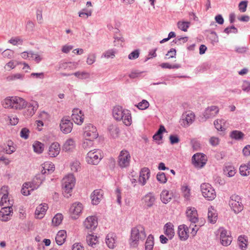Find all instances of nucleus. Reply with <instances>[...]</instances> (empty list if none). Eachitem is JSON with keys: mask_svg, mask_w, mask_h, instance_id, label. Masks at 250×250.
<instances>
[{"mask_svg": "<svg viewBox=\"0 0 250 250\" xmlns=\"http://www.w3.org/2000/svg\"><path fill=\"white\" fill-rule=\"evenodd\" d=\"M146 237L145 228L141 225L137 226L132 229L131 236L129 239V244L131 247L136 248L140 240H144Z\"/></svg>", "mask_w": 250, "mask_h": 250, "instance_id": "f257e3e1", "label": "nucleus"}, {"mask_svg": "<svg viewBox=\"0 0 250 250\" xmlns=\"http://www.w3.org/2000/svg\"><path fill=\"white\" fill-rule=\"evenodd\" d=\"M75 184V178L72 173H69L62 180V193L64 197L69 198Z\"/></svg>", "mask_w": 250, "mask_h": 250, "instance_id": "f03ea898", "label": "nucleus"}, {"mask_svg": "<svg viewBox=\"0 0 250 250\" xmlns=\"http://www.w3.org/2000/svg\"><path fill=\"white\" fill-rule=\"evenodd\" d=\"M203 196L208 200L212 201L216 196V192L213 187L208 183H203L200 186Z\"/></svg>", "mask_w": 250, "mask_h": 250, "instance_id": "7ed1b4c3", "label": "nucleus"}, {"mask_svg": "<svg viewBox=\"0 0 250 250\" xmlns=\"http://www.w3.org/2000/svg\"><path fill=\"white\" fill-rule=\"evenodd\" d=\"M102 158V151L97 149L89 151L87 154L86 159L89 164L97 165Z\"/></svg>", "mask_w": 250, "mask_h": 250, "instance_id": "20e7f679", "label": "nucleus"}, {"mask_svg": "<svg viewBox=\"0 0 250 250\" xmlns=\"http://www.w3.org/2000/svg\"><path fill=\"white\" fill-rule=\"evenodd\" d=\"M229 205L235 213L237 214L243 209V206L241 203V199L237 195H232L229 201Z\"/></svg>", "mask_w": 250, "mask_h": 250, "instance_id": "39448f33", "label": "nucleus"}, {"mask_svg": "<svg viewBox=\"0 0 250 250\" xmlns=\"http://www.w3.org/2000/svg\"><path fill=\"white\" fill-rule=\"evenodd\" d=\"M131 156L128 151L123 150L121 151L118 160V165L121 168H126L129 167Z\"/></svg>", "mask_w": 250, "mask_h": 250, "instance_id": "423d86ee", "label": "nucleus"}, {"mask_svg": "<svg viewBox=\"0 0 250 250\" xmlns=\"http://www.w3.org/2000/svg\"><path fill=\"white\" fill-rule=\"evenodd\" d=\"M207 161V156L201 153H197L192 157V162L194 166L197 168L203 167Z\"/></svg>", "mask_w": 250, "mask_h": 250, "instance_id": "0eeeda50", "label": "nucleus"}, {"mask_svg": "<svg viewBox=\"0 0 250 250\" xmlns=\"http://www.w3.org/2000/svg\"><path fill=\"white\" fill-rule=\"evenodd\" d=\"M73 123L67 117H64L61 121L60 127L61 130L65 134L70 133L73 128Z\"/></svg>", "mask_w": 250, "mask_h": 250, "instance_id": "6e6552de", "label": "nucleus"}, {"mask_svg": "<svg viewBox=\"0 0 250 250\" xmlns=\"http://www.w3.org/2000/svg\"><path fill=\"white\" fill-rule=\"evenodd\" d=\"M219 231L220 232V239L221 244L224 246L229 245L232 241L230 233L223 228H220Z\"/></svg>", "mask_w": 250, "mask_h": 250, "instance_id": "1a4fd4ad", "label": "nucleus"}, {"mask_svg": "<svg viewBox=\"0 0 250 250\" xmlns=\"http://www.w3.org/2000/svg\"><path fill=\"white\" fill-rule=\"evenodd\" d=\"M83 135L84 138H90V139H95L98 136L96 128L90 124L85 126Z\"/></svg>", "mask_w": 250, "mask_h": 250, "instance_id": "9d476101", "label": "nucleus"}, {"mask_svg": "<svg viewBox=\"0 0 250 250\" xmlns=\"http://www.w3.org/2000/svg\"><path fill=\"white\" fill-rule=\"evenodd\" d=\"M83 224L85 229L92 231L98 226L97 218L95 216H88L85 219Z\"/></svg>", "mask_w": 250, "mask_h": 250, "instance_id": "9b49d317", "label": "nucleus"}, {"mask_svg": "<svg viewBox=\"0 0 250 250\" xmlns=\"http://www.w3.org/2000/svg\"><path fill=\"white\" fill-rule=\"evenodd\" d=\"M83 209V205L79 202L73 203L70 208V212L71 214V217L73 219H76L82 212Z\"/></svg>", "mask_w": 250, "mask_h": 250, "instance_id": "f8f14e48", "label": "nucleus"}, {"mask_svg": "<svg viewBox=\"0 0 250 250\" xmlns=\"http://www.w3.org/2000/svg\"><path fill=\"white\" fill-rule=\"evenodd\" d=\"M8 192L5 187L2 188L0 190V206L1 207L12 206V203L9 198Z\"/></svg>", "mask_w": 250, "mask_h": 250, "instance_id": "ddd939ff", "label": "nucleus"}, {"mask_svg": "<svg viewBox=\"0 0 250 250\" xmlns=\"http://www.w3.org/2000/svg\"><path fill=\"white\" fill-rule=\"evenodd\" d=\"M186 214L188 219L193 224L198 221L197 212L195 208L189 207L187 208Z\"/></svg>", "mask_w": 250, "mask_h": 250, "instance_id": "4468645a", "label": "nucleus"}, {"mask_svg": "<svg viewBox=\"0 0 250 250\" xmlns=\"http://www.w3.org/2000/svg\"><path fill=\"white\" fill-rule=\"evenodd\" d=\"M26 110L24 113V115L26 117L32 116L39 107L38 103L36 101H32L27 103Z\"/></svg>", "mask_w": 250, "mask_h": 250, "instance_id": "2eb2a0df", "label": "nucleus"}, {"mask_svg": "<svg viewBox=\"0 0 250 250\" xmlns=\"http://www.w3.org/2000/svg\"><path fill=\"white\" fill-rule=\"evenodd\" d=\"M83 115L82 114V111L79 109H74L72 110L71 115L72 119L74 122L79 125H81L83 122Z\"/></svg>", "mask_w": 250, "mask_h": 250, "instance_id": "dca6fc26", "label": "nucleus"}, {"mask_svg": "<svg viewBox=\"0 0 250 250\" xmlns=\"http://www.w3.org/2000/svg\"><path fill=\"white\" fill-rule=\"evenodd\" d=\"M11 206H5L1 208L0 211V219L1 221H7L9 219L13 211Z\"/></svg>", "mask_w": 250, "mask_h": 250, "instance_id": "f3484780", "label": "nucleus"}, {"mask_svg": "<svg viewBox=\"0 0 250 250\" xmlns=\"http://www.w3.org/2000/svg\"><path fill=\"white\" fill-rule=\"evenodd\" d=\"M61 150L60 144L57 142H54L51 144L49 146L48 151V154L51 157H56L59 155Z\"/></svg>", "mask_w": 250, "mask_h": 250, "instance_id": "a211bd4d", "label": "nucleus"}, {"mask_svg": "<svg viewBox=\"0 0 250 250\" xmlns=\"http://www.w3.org/2000/svg\"><path fill=\"white\" fill-rule=\"evenodd\" d=\"M104 192L101 189L95 190L91 195V202L93 205H98L103 198Z\"/></svg>", "mask_w": 250, "mask_h": 250, "instance_id": "6ab92c4d", "label": "nucleus"}, {"mask_svg": "<svg viewBox=\"0 0 250 250\" xmlns=\"http://www.w3.org/2000/svg\"><path fill=\"white\" fill-rule=\"evenodd\" d=\"M43 173L37 174L31 182H28L30 184L31 190L37 189L42 183Z\"/></svg>", "mask_w": 250, "mask_h": 250, "instance_id": "aec40b11", "label": "nucleus"}, {"mask_svg": "<svg viewBox=\"0 0 250 250\" xmlns=\"http://www.w3.org/2000/svg\"><path fill=\"white\" fill-rule=\"evenodd\" d=\"M219 112V108L216 106H211L207 108L203 113L205 120L214 117Z\"/></svg>", "mask_w": 250, "mask_h": 250, "instance_id": "412c9836", "label": "nucleus"}, {"mask_svg": "<svg viewBox=\"0 0 250 250\" xmlns=\"http://www.w3.org/2000/svg\"><path fill=\"white\" fill-rule=\"evenodd\" d=\"M183 123L181 124L185 127L188 126L191 124L194 120L195 115L193 113L189 112L182 115Z\"/></svg>", "mask_w": 250, "mask_h": 250, "instance_id": "4be33fe9", "label": "nucleus"}, {"mask_svg": "<svg viewBox=\"0 0 250 250\" xmlns=\"http://www.w3.org/2000/svg\"><path fill=\"white\" fill-rule=\"evenodd\" d=\"M48 209V206L46 204H41L37 207L35 215L38 219H42L43 217L45 212Z\"/></svg>", "mask_w": 250, "mask_h": 250, "instance_id": "5701e85b", "label": "nucleus"}, {"mask_svg": "<svg viewBox=\"0 0 250 250\" xmlns=\"http://www.w3.org/2000/svg\"><path fill=\"white\" fill-rule=\"evenodd\" d=\"M121 119H119V121H122L123 123L126 126H129L132 123V118L131 115L130 111L128 109H125L123 112Z\"/></svg>", "mask_w": 250, "mask_h": 250, "instance_id": "b1692460", "label": "nucleus"}, {"mask_svg": "<svg viewBox=\"0 0 250 250\" xmlns=\"http://www.w3.org/2000/svg\"><path fill=\"white\" fill-rule=\"evenodd\" d=\"M188 228L185 225L178 227V234L181 240H186L188 238Z\"/></svg>", "mask_w": 250, "mask_h": 250, "instance_id": "393cba45", "label": "nucleus"}, {"mask_svg": "<svg viewBox=\"0 0 250 250\" xmlns=\"http://www.w3.org/2000/svg\"><path fill=\"white\" fill-rule=\"evenodd\" d=\"M116 236L113 233H108L105 238V242L110 249H114L116 246Z\"/></svg>", "mask_w": 250, "mask_h": 250, "instance_id": "a878e982", "label": "nucleus"}, {"mask_svg": "<svg viewBox=\"0 0 250 250\" xmlns=\"http://www.w3.org/2000/svg\"><path fill=\"white\" fill-rule=\"evenodd\" d=\"M142 200L144 201L145 205L147 208H149L153 205L155 201V198L152 193H149L146 195Z\"/></svg>", "mask_w": 250, "mask_h": 250, "instance_id": "bb28decb", "label": "nucleus"}, {"mask_svg": "<svg viewBox=\"0 0 250 250\" xmlns=\"http://www.w3.org/2000/svg\"><path fill=\"white\" fill-rule=\"evenodd\" d=\"M76 146L75 142L73 139L67 140L62 146V150L66 152L72 151Z\"/></svg>", "mask_w": 250, "mask_h": 250, "instance_id": "cd10ccee", "label": "nucleus"}, {"mask_svg": "<svg viewBox=\"0 0 250 250\" xmlns=\"http://www.w3.org/2000/svg\"><path fill=\"white\" fill-rule=\"evenodd\" d=\"M208 221L212 224H214L217 219V214L215 209L210 206L208 208Z\"/></svg>", "mask_w": 250, "mask_h": 250, "instance_id": "c85d7f7f", "label": "nucleus"}, {"mask_svg": "<svg viewBox=\"0 0 250 250\" xmlns=\"http://www.w3.org/2000/svg\"><path fill=\"white\" fill-rule=\"evenodd\" d=\"M174 226L171 223H167L164 226L165 234L171 239L174 235Z\"/></svg>", "mask_w": 250, "mask_h": 250, "instance_id": "c756f323", "label": "nucleus"}, {"mask_svg": "<svg viewBox=\"0 0 250 250\" xmlns=\"http://www.w3.org/2000/svg\"><path fill=\"white\" fill-rule=\"evenodd\" d=\"M16 104V98L8 97L2 102V105L5 108H13Z\"/></svg>", "mask_w": 250, "mask_h": 250, "instance_id": "7c9ffc66", "label": "nucleus"}, {"mask_svg": "<svg viewBox=\"0 0 250 250\" xmlns=\"http://www.w3.org/2000/svg\"><path fill=\"white\" fill-rule=\"evenodd\" d=\"M66 237V232L64 230L58 231L55 238L56 242L58 245H62L64 243Z\"/></svg>", "mask_w": 250, "mask_h": 250, "instance_id": "2f4dec72", "label": "nucleus"}, {"mask_svg": "<svg viewBox=\"0 0 250 250\" xmlns=\"http://www.w3.org/2000/svg\"><path fill=\"white\" fill-rule=\"evenodd\" d=\"M125 109H124L122 106L119 105L115 106L113 108L112 111V114L114 118L116 120L119 121V119H121L120 117H121V115H122L123 112Z\"/></svg>", "mask_w": 250, "mask_h": 250, "instance_id": "473e14b6", "label": "nucleus"}, {"mask_svg": "<svg viewBox=\"0 0 250 250\" xmlns=\"http://www.w3.org/2000/svg\"><path fill=\"white\" fill-rule=\"evenodd\" d=\"M161 199L162 201L166 204L169 202L173 197V193L167 190H163L161 193Z\"/></svg>", "mask_w": 250, "mask_h": 250, "instance_id": "72a5a7b5", "label": "nucleus"}, {"mask_svg": "<svg viewBox=\"0 0 250 250\" xmlns=\"http://www.w3.org/2000/svg\"><path fill=\"white\" fill-rule=\"evenodd\" d=\"M40 168L42 172H43V171L44 172H46V171L48 172L50 171H54L55 170V166L50 162H46L41 166Z\"/></svg>", "mask_w": 250, "mask_h": 250, "instance_id": "f704fd0d", "label": "nucleus"}, {"mask_svg": "<svg viewBox=\"0 0 250 250\" xmlns=\"http://www.w3.org/2000/svg\"><path fill=\"white\" fill-rule=\"evenodd\" d=\"M108 131L113 138H116L119 133V128L116 125H110L108 127Z\"/></svg>", "mask_w": 250, "mask_h": 250, "instance_id": "c9c22d12", "label": "nucleus"}, {"mask_svg": "<svg viewBox=\"0 0 250 250\" xmlns=\"http://www.w3.org/2000/svg\"><path fill=\"white\" fill-rule=\"evenodd\" d=\"M86 242L89 246L94 247L98 243L97 237L92 234H89L86 236Z\"/></svg>", "mask_w": 250, "mask_h": 250, "instance_id": "e433bc0d", "label": "nucleus"}, {"mask_svg": "<svg viewBox=\"0 0 250 250\" xmlns=\"http://www.w3.org/2000/svg\"><path fill=\"white\" fill-rule=\"evenodd\" d=\"M70 167L73 172H78L83 170L80 162L77 160L72 162L70 164Z\"/></svg>", "mask_w": 250, "mask_h": 250, "instance_id": "4c0bfd02", "label": "nucleus"}, {"mask_svg": "<svg viewBox=\"0 0 250 250\" xmlns=\"http://www.w3.org/2000/svg\"><path fill=\"white\" fill-rule=\"evenodd\" d=\"M154 246V237L152 235L150 234L147 238L146 244V250H152Z\"/></svg>", "mask_w": 250, "mask_h": 250, "instance_id": "58836bf2", "label": "nucleus"}, {"mask_svg": "<svg viewBox=\"0 0 250 250\" xmlns=\"http://www.w3.org/2000/svg\"><path fill=\"white\" fill-rule=\"evenodd\" d=\"M137 178L138 182L142 185H144L146 183V179L149 177V173H137Z\"/></svg>", "mask_w": 250, "mask_h": 250, "instance_id": "ea45409f", "label": "nucleus"}, {"mask_svg": "<svg viewBox=\"0 0 250 250\" xmlns=\"http://www.w3.org/2000/svg\"><path fill=\"white\" fill-rule=\"evenodd\" d=\"M166 131V129L164 126L160 125L159 129L156 133L153 135V138L154 140L156 141H160L162 139L163 135L162 133Z\"/></svg>", "mask_w": 250, "mask_h": 250, "instance_id": "a19ab883", "label": "nucleus"}, {"mask_svg": "<svg viewBox=\"0 0 250 250\" xmlns=\"http://www.w3.org/2000/svg\"><path fill=\"white\" fill-rule=\"evenodd\" d=\"M32 190H31V186L29 183L25 182L23 185L21 189V193L25 196H27L30 194V192Z\"/></svg>", "mask_w": 250, "mask_h": 250, "instance_id": "79ce46f5", "label": "nucleus"}, {"mask_svg": "<svg viewBox=\"0 0 250 250\" xmlns=\"http://www.w3.org/2000/svg\"><path fill=\"white\" fill-rule=\"evenodd\" d=\"M44 145L42 143L36 141L33 145V147L34 151L39 154H40L43 152L44 148Z\"/></svg>", "mask_w": 250, "mask_h": 250, "instance_id": "37998d69", "label": "nucleus"}, {"mask_svg": "<svg viewBox=\"0 0 250 250\" xmlns=\"http://www.w3.org/2000/svg\"><path fill=\"white\" fill-rule=\"evenodd\" d=\"M229 136L232 139L239 140L244 137V134L240 131L233 130L230 133Z\"/></svg>", "mask_w": 250, "mask_h": 250, "instance_id": "c03bdc74", "label": "nucleus"}, {"mask_svg": "<svg viewBox=\"0 0 250 250\" xmlns=\"http://www.w3.org/2000/svg\"><path fill=\"white\" fill-rule=\"evenodd\" d=\"M27 105L26 101L22 98L17 97V110L22 109Z\"/></svg>", "mask_w": 250, "mask_h": 250, "instance_id": "a18cd8bd", "label": "nucleus"}, {"mask_svg": "<svg viewBox=\"0 0 250 250\" xmlns=\"http://www.w3.org/2000/svg\"><path fill=\"white\" fill-rule=\"evenodd\" d=\"M72 74L75 75L78 78H79L80 79H82V80L87 79H89L90 77V74L89 73L85 72V71H83V72L77 71V72L74 73Z\"/></svg>", "mask_w": 250, "mask_h": 250, "instance_id": "49530a36", "label": "nucleus"}, {"mask_svg": "<svg viewBox=\"0 0 250 250\" xmlns=\"http://www.w3.org/2000/svg\"><path fill=\"white\" fill-rule=\"evenodd\" d=\"M63 219V216L61 213H57L52 219V223L54 226H58L60 225Z\"/></svg>", "mask_w": 250, "mask_h": 250, "instance_id": "de8ad7c7", "label": "nucleus"}, {"mask_svg": "<svg viewBox=\"0 0 250 250\" xmlns=\"http://www.w3.org/2000/svg\"><path fill=\"white\" fill-rule=\"evenodd\" d=\"M190 24V23L189 21H179L177 23L178 28L185 32L187 31Z\"/></svg>", "mask_w": 250, "mask_h": 250, "instance_id": "09e8293b", "label": "nucleus"}, {"mask_svg": "<svg viewBox=\"0 0 250 250\" xmlns=\"http://www.w3.org/2000/svg\"><path fill=\"white\" fill-rule=\"evenodd\" d=\"M225 124V120L223 119L216 120L214 122L215 127L220 131H223L225 128L223 126V125Z\"/></svg>", "mask_w": 250, "mask_h": 250, "instance_id": "8fccbe9b", "label": "nucleus"}, {"mask_svg": "<svg viewBox=\"0 0 250 250\" xmlns=\"http://www.w3.org/2000/svg\"><path fill=\"white\" fill-rule=\"evenodd\" d=\"M183 195L186 200H189L190 197V189L188 186H183L182 188Z\"/></svg>", "mask_w": 250, "mask_h": 250, "instance_id": "3c124183", "label": "nucleus"}, {"mask_svg": "<svg viewBox=\"0 0 250 250\" xmlns=\"http://www.w3.org/2000/svg\"><path fill=\"white\" fill-rule=\"evenodd\" d=\"M94 139H90V138H85V140L83 141L82 144V147L84 149H88L93 146V141Z\"/></svg>", "mask_w": 250, "mask_h": 250, "instance_id": "603ef678", "label": "nucleus"}, {"mask_svg": "<svg viewBox=\"0 0 250 250\" xmlns=\"http://www.w3.org/2000/svg\"><path fill=\"white\" fill-rule=\"evenodd\" d=\"M4 149L7 154H11L14 152L15 148L13 146V142L11 141H8L7 144V146L4 148Z\"/></svg>", "mask_w": 250, "mask_h": 250, "instance_id": "864d4df0", "label": "nucleus"}, {"mask_svg": "<svg viewBox=\"0 0 250 250\" xmlns=\"http://www.w3.org/2000/svg\"><path fill=\"white\" fill-rule=\"evenodd\" d=\"M238 241L240 248L242 250H244L247 247L246 239L244 237L240 236L238 238Z\"/></svg>", "mask_w": 250, "mask_h": 250, "instance_id": "5fc2aeb1", "label": "nucleus"}, {"mask_svg": "<svg viewBox=\"0 0 250 250\" xmlns=\"http://www.w3.org/2000/svg\"><path fill=\"white\" fill-rule=\"evenodd\" d=\"M29 130L26 127H24L21 129L20 132V136L21 138L26 140L29 137Z\"/></svg>", "mask_w": 250, "mask_h": 250, "instance_id": "6e6d98bb", "label": "nucleus"}, {"mask_svg": "<svg viewBox=\"0 0 250 250\" xmlns=\"http://www.w3.org/2000/svg\"><path fill=\"white\" fill-rule=\"evenodd\" d=\"M149 105V103L146 100H143L138 104L137 107L140 109L144 110L148 108Z\"/></svg>", "mask_w": 250, "mask_h": 250, "instance_id": "4d7b16f0", "label": "nucleus"}, {"mask_svg": "<svg viewBox=\"0 0 250 250\" xmlns=\"http://www.w3.org/2000/svg\"><path fill=\"white\" fill-rule=\"evenodd\" d=\"M92 12L91 10H87L86 9H83L79 12V17L83 18L86 19L91 15Z\"/></svg>", "mask_w": 250, "mask_h": 250, "instance_id": "13d9d810", "label": "nucleus"}, {"mask_svg": "<svg viewBox=\"0 0 250 250\" xmlns=\"http://www.w3.org/2000/svg\"><path fill=\"white\" fill-rule=\"evenodd\" d=\"M248 1L247 0L241 1L238 5L239 10L241 12H245L247 10Z\"/></svg>", "mask_w": 250, "mask_h": 250, "instance_id": "bf43d9fd", "label": "nucleus"}, {"mask_svg": "<svg viewBox=\"0 0 250 250\" xmlns=\"http://www.w3.org/2000/svg\"><path fill=\"white\" fill-rule=\"evenodd\" d=\"M157 179L161 183H165L167 181V178L165 173H158L157 175Z\"/></svg>", "mask_w": 250, "mask_h": 250, "instance_id": "052dcab7", "label": "nucleus"}, {"mask_svg": "<svg viewBox=\"0 0 250 250\" xmlns=\"http://www.w3.org/2000/svg\"><path fill=\"white\" fill-rule=\"evenodd\" d=\"M224 32L228 34L230 33L236 34L238 33V30L234 26L232 25L230 27L226 28L224 30Z\"/></svg>", "mask_w": 250, "mask_h": 250, "instance_id": "680f3d73", "label": "nucleus"}, {"mask_svg": "<svg viewBox=\"0 0 250 250\" xmlns=\"http://www.w3.org/2000/svg\"><path fill=\"white\" fill-rule=\"evenodd\" d=\"M2 54L5 58H11L14 55V51L7 49L2 52Z\"/></svg>", "mask_w": 250, "mask_h": 250, "instance_id": "e2e57ef3", "label": "nucleus"}, {"mask_svg": "<svg viewBox=\"0 0 250 250\" xmlns=\"http://www.w3.org/2000/svg\"><path fill=\"white\" fill-rule=\"evenodd\" d=\"M139 56V52L138 50H135L132 51L128 55V59L130 60H134L138 58Z\"/></svg>", "mask_w": 250, "mask_h": 250, "instance_id": "0e129e2a", "label": "nucleus"}, {"mask_svg": "<svg viewBox=\"0 0 250 250\" xmlns=\"http://www.w3.org/2000/svg\"><path fill=\"white\" fill-rule=\"evenodd\" d=\"M220 142V140L218 137H211L209 139V143L212 146H217Z\"/></svg>", "mask_w": 250, "mask_h": 250, "instance_id": "69168bd1", "label": "nucleus"}, {"mask_svg": "<svg viewBox=\"0 0 250 250\" xmlns=\"http://www.w3.org/2000/svg\"><path fill=\"white\" fill-rule=\"evenodd\" d=\"M214 181L216 183H218L220 185H224L225 183L226 180L224 177L221 176H214Z\"/></svg>", "mask_w": 250, "mask_h": 250, "instance_id": "338daca9", "label": "nucleus"}, {"mask_svg": "<svg viewBox=\"0 0 250 250\" xmlns=\"http://www.w3.org/2000/svg\"><path fill=\"white\" fill-rule=\"evenodd\" d=\"M242 88L244 91L249 92L250 91V82L244 81L243 83Z\"/></svg>", "mask_w": 250, "mask_h": 250, "instance_id": "774afa93", "label": "nucleus"}]
</instances>
